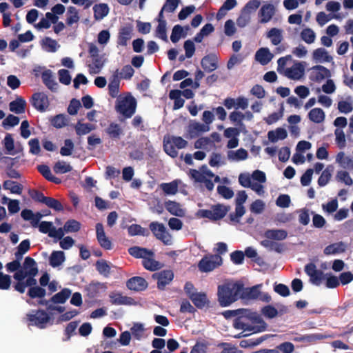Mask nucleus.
Wrapping results in <instances>:
<instances>
[{"instance_id":"16","label":"nucleus","mask_w":353,"mask_h":353,"mask_svg":"<svg viewBox=\"0 0 353 353\" xmlns=\"http://www.w3.org/2000/svg\"><path fill=\"white\" fill-rule=\"evenodd\" d=\"M276 12V8L272 3L263 4L259 12V16L261 18L260 22L265 23L270 21Z\"/></svg>"},{"instance_id":"20","label":"nucleus","mask_w":353,"mask_h":353,"mask_svg":"<svg viewBox=\"0 0 353 353\" xmlns=\"http://www.w3.org/2000/svg\"><path fill=\"white\" fill-rule=\"evenodd\" d=\"M201 65L206 72H211L218 67L217 57L215 54L205 55L201 61Z\"/></svg>"},{"instance_id":"30","label":"nucleus","mask_w":353,"mask_h":353,"mask_svg":"<svg viewBox=\"0 0 353 353\" xmlns=\"http://www.w3.org/2000/svg\"><path fill=\"white\" fill-rule=\"evenodd\" d=\"M109 7L106 3H101L93 6L94 17L95 20L100 21L109 13Z\"/></svg>"},{"instance_id":"12","label":"nucleus","mask_w":353,"mask_h":353,"mask_svg":"<svg viewBox=\"0 0 353 353\" xmlns=\"http://www.w3.org/2000/svg\"><path fill=\"white\" fill-rule=\"evenodd\" d=\"M311 70L309 78L314 82L320 83L331 76L330 71L327 68L321 65L312 67Z\"/></svg>"},{"instance_id":"5","label":"nucleus","mask_w":353,"mask_h":353,"mask_svg":"<svg viewBox=\"0 0 353 353\" xmlns=\"http://www.w3.org/2000/svg\"><path fill=\"white\" fill-rule=\"evenodd\" d=\"M26 319L29 322L28 325H34L40 329H43L50 322V316L46 311L39 309L27 314Z\"/></svg>"},{"instance_id":"42","label":"nucleus","mask_w":353,"mask_h":353,"mask_svg":"<svg viewBox=\"0 0 353 353\" xmlns=\"http://www.w3.org/2000/svg\"><path fill=\"white\" fill-rule=\"evenodd\" d=\"M96 270L98 272L105 277H108L110 274V265L107 261L101 259L97 261L95 263Z\"/></svg>"},{"instance_id":"24","label":"nucleus","mask_w":353,"mask_h":353,"mask_svg":"<svg viewBox=\"0 0 353 353\" xmlns=\"http://www.w3.org/2000/svg\"><path fill=\"white\" fill-rule=\"evenodd\" d=\"M43 83L51 91L57 92L58 89V83L54 81L52 72L50 70H46L41 74Z\"/></svg>"},{"instance_id":"33","label":"nucleus","mask_w":353,"mask_h":353,"mask_svg":"<svg viewBox=\"0 0 353 353\" xmlns=\"http://www.w3.org/2000/svg\"><path fill=\"white\" fill-rule=\"evenodd\" d=\"M165 206L166 210L172 215L176 216H183L185 214V211L181 208V205L172 201L165 202Z\"/></svg>"},{"instance_id":"60","label":"nucleus","mask_w":353,"mask_h":353,"mask_svg":"<svg viewBox=\"0 0 353 353\" xmlns=\"http://www.w3.org/2000/svg\"><path fill=\"white\" fill-rule=\"evenodd\" d=\"M261 313L268 319L275 318L279 314L277 309L271 305H268L262 307Z\"/></svg>"},{"instance_id":"31","label":"nucleus","mask_w":353,"mask_h":353,"mask_svg":"<svg viewBox=\"0 0 353 353\" xmlns=\"http://www.w3.org/2000/svg\"><path fill=\"white\" fill-rule=\"evenodd\" d=\"M312 58L316 62H330L332 57L328 54L325 48H319L314 50L312 52Z\"/></svg>"},{"instance_id":"58","label":"nucleus","mask_w":353,"mask_h":353,"mask_svg":"<svg viewBox=\"0 0 353 353\" xmlns=\"http://www.w3.org/2000/svg\"><path fill=\"white\" fill-rule=\"evenodd\" d=\"M44 204L57 212L63 210V206L59 200L52 197L48 196Z\"/></svg>"},{"instance_id":"38","label":"nucleus","mask_w":353,"mask_h":353,"mask_svg":"<svg viewBox=\"0 0 353 353\" xmlns=\"http://www.w3.org/2000/svg\"><path fill=\"white\" fill-rule=\"evenodd\" d=\"M345 250V245L343 242L341 241L338 243H334L326 246L323 250V252L325 255H331L343 252Z\"/></svg>"},{"instance_id":"55","label":"nucleus","mask_w":353,"mask_h":353,"mask_svg":"<svg viewBox=\"0 0 353 353\" xmlns=\"http://www.w3.org/2000/svg\"><path fill=\"white\" fill-rule=\"evenodd\" d=\"M301 37L305 43L310 44L314 41L316 35L312 29L307 28L301 31Z\"/></svg>"},{"instance_id":"15","label":"nucleus","mask_w":353,"mask_h":353,"mask_svg":"<svg viewBox=\"0 0 353 353\" xmlns=\"http://www.w3.org/2000/svg\"><path fill=\"white\" fill-rule=\"evenodd\" d=\"M127 288L135 292L143 291L148 288V282L141 276H133L126 282Z\"/></svg>"},{"instance_id":"10","label":"nucleus","mask_w":353,"mask_h":353,"mask_svg":"<svg viewBox=\"0 0 353 353\" xmlns=\"http://www.w3.org/2000/svg\"><path fill=\"white\" fill-rule=\"evenodd\" d=\"M31 103L35 109L41 112L46 111L50 105L48 97L44 92L33 94Z\"/></svg>"},{"instance_id":"50","label":"nucleus","mask_w":353,"mask_h":353,"mask_svg":"<svg viewBox=\"0 0 353 353\" xmlns=\"http://www.w3.org/2000/svg\"><path fill=\"white\" fill-rule=\"evenodd\" d=\"M336 161L343 168H350L353 160L349 157H346L343 152H340L337 154Z\"/></svg>"},{"instance_id":"41","label":"nucleus","mask_w":353,"mask_h":353,"mask_svg":"<svg viewBox=\"0 0 353 353\" xmlns=\"http://www.w3.org/2000/svg\"><path fill=\"white\" fill-rule=\"evenodd\" d=\"M272 239H265L261 241V245L268 249L269 250H274L278 253H281L283 250V245L274 241Z\"/></svg>"},{"instance_id":"14","label":"nucleus","mask_w":353,"mask_h":353,"mask_svg":"<svg viewBox=\"0 0 353 353\" xmlns=\"http://www.w3.org/2000/svg\"><path fill=\"white\" fill-rule=\"evenodd\" d=\"M36 270H32L29 272V276L26 278L23 283H15L13 285L14 290L18 292L23 294L25 292L27 287L32 288L37 286V281L34 279V276L37 274Z\"/></svg>"},{"instance_id":"43","label":"nucleus","mask_w":353,"mask_h":353,"mask_svg":"<svg viewBox=\"0 0 353 353\" xmlns=\"http://www.w3.org/2000/svg\"><path fill=\"white\" fill-rule=\"evenodd\" d=\"M74 129L77 135L82 136L94 130L95 127L91 123H82L81 121H78L74 126Z\"/></svg>"},{"instance_id":"62","label":"nucleus","mask_w":353,"mask_h":353,"mask_svg":"<svg viewBox=\"0 0 353 353\" xmlns=\"http://www.w3.org/2000/svg\"><path fill=\"white\" fill-rule=\"evenodd\" d=\"M260 1L259 0H250L243 8L242 12L245 14H250L252 12L256 10L260 6Z\"/></svg>"},{"instance_id":"7","label":"nucleus","mask_w":353,"mask_h":353,"mask_svg":"<svg viewBox=\"0 0 353 353\" xmlns=\"http://www.w3.org/2000/svg\"><path fill=\"white\" fill-rule=\"evenodd\" d=\"M223 259L218 254L205 255L199 262V270L202 272H209L221 266Z\"/></svg>"},{"instance_id":"51","label":"nucleus","mask_w":353,"mask_h":353,"mask_svg":"<svg viewBox=\"0 0 353 353\" xmlns=\"http://www.w3.org/2000/svg\"><path fill=\"white\" fill-rule=\"evenodd\" d=\"M128 234L131 236L136 235L146 236L148 234L145 228H142L138 224H132L128 228Z\"/></svg>"},{"instance_id":"57","label":"nucleus","mask_w":353,"mask_h":353,"mask_svg":"<svg viewBox=\"0 0 353 353\" xmlns=\"http://www.w3.org/2000/svg\"><path fill=\"white\" fill-rule=\"evenodd\" d=\"M53 169L54 172L57 174H65L70 172L72 170V168L70 164H68L64 161H58L54 165Z\"/></svg>"},{"instance_id":"59","label":"nucleus","mask_w":353,"mask_h":353,"mask_svg":"<svg viewBox=\"0 0 353 353\" xmlns=\"http://www.w3.org/2000/svg\"><path fill=\"white\" fill-rule=\"evenodd\" d=\"M68 12L69 16L67 17L66 23L68 26H72L74 23H77L79 21V17L74 7L70 6L68 8Z\"/></svg>"},{"instance_id":"2","label":"nucleus","mask_w":353,"mask_h":353,"mask_svg":"<svg viewBox=\"0 0 353 353\" xmlns=\"http://www.w3.org/2000/svg\"><path fill=\"white\" fill-rule=\"evenodd\" d=\"M242 290L243 283L240 282L219 285L217 296L220 305L227 307L235 302Z\"/></svg>"},{"instance_id":"9","label":"nucleus","mask_w":353,"mask_h":353,"mask_svg":"<svg viewBox=\"0 0 353 353\" xmlns=\"http://www.w3.org/2000/svg\"><path fill=\"white\" fill-rule=\"evenodd\" d=\"M305 272L310 276V281L312 283L319 285L321 281L325 279V274L320 270H317L316 266L313 263H307L305 266Z\"/></svg>"},{"instance_id":"64","label":"nucleus","mask_w":353,"mask_h":353,"mask_svg":"<svg viewBox=\"0 0 353 353\" xmlns=\"http://www.w3.org/2000/svg\"><path fill=\"white\" fill-rule=\"evenodd\" d=\"M92 59V63L89 65L90 72L94 74L99 73L103 65V63L99 57Z\"/></svg>"},{"instance_id":"39","label":"nucleus","mask_w":353,"mask_h":353,"mask_svg":"<svg viewBox=\"0 0 353 353\" xmlns=\"http://www.w3.org/2000/svg\"><path fill=\"white\" fill-rule=\"evenodd\" d=\"M71 294V290L68 288H64L61 292L57 293L50 298L52 303L54 304L64 303Z\"/></svg>"},{"instance_id":"26","label":"nucleus","mask_w":353,"mask_h":353,"mask_svg":"<svg viewBox=\"0 0 353 353\" xmlns=\"http://www.w3.org/2000/svg\"><path fill=\"white\" fill-rule=\"evenodd\" d=\"M273 58V54L267 48H261L259 49L255 54V59L261 65L268 64Z\"/></svg>"},{"instance_id":"1","label":"nucleus","mask_w":353,"mask_h":353,"mask_svg":"<svg viewBox=\"0 0 353 353\" xmlns=\"http://www.w3.org/2000/svg\"><path fill=\"white\" fill-rule=\"evenodd\" d=\"M233 325L236 330L252 331L254 333L263 332L267 328V323L261 316L250 310L247 314H239L236 317Z\"/></svg>"},{"instance_id":"27","label":"nucleus","mask_w":353,"mask_h":353,"mask_svg":"<svg viewBox=\"0 0 353 353\" xmlns=\"http://www.w3.org/2000/svg\"><path fill=\"white\" fill-rule=\"evenodd\" d=\"M132 28L125 26L119 30L117 43L121 46H126L128 41L131 39Z\"/></svg>"},{"instance_id":"40","label":"nucleus","mask_w":353,"mask_h":353,"mask_svg":"<svg viewBox=\"0 0 353 353\" xmlns=\"http://www.w3.org/2000/svg\"><path fill=\"white\" fill-rule=\"evenodd\" d=\"M3 188L8 190L11 193L21 194L23 190V186L17 181L6 180L3 183Z\"/></svg>"},{"instance_id":"21","label":"nucleus","mask_w":353,"mask_h":353,"mask_svg":"<svg viewBox=\"0 0 353 353\" xmlns=\"http://www.w3.org/2000/svg\"><path fill=\"white\" fill-rule=\"evenodd\" d=\"M142 265L145 269L149 271H157L163 267V264L154 259V252L152 250V254H148L144 260H142Z\"/></svg>"},{"instance_id":"4","label":"nucleus","mask_w":353,"mask_h":353,"mask_svg":"<svg viewBox=\"0 0 353 353\" xmlns=\"http://www.w3.org/2000/svg\"><path fill=\"white\" fill-rule=\"evenodd\" d=\"M188 145L186 140L183 139L181 137L171 136L163 140V149L165 152L172 158L178 157V151L176 149L181 150L185 148Z\"/></svg>"},{"instance_id":"46","label":"nucleus","mask_w":353,"mask_h":353,"mask_svg":"<svg viewBox=\"0 0 353 353\" xmlns=\"http://www.w3.org/2000/svg\"><path fill=\"white\" fill-rule=\"evenodd\" d=\"M248 154L246 150L239 148L236 151L230 150L228 153L229 159L234 161H242L248 158Z\"/></svg>"},{"instance_id":"63","label":"nucleus","mask_w":353,"mask_h":353,"mask_svg":"<svg viewBox=\"0 0 353 353\" xmlns=\"http://www.w3.org/2000/svg\"><path fill=\"white\" fill-rule=\"evenodd\" d=\"M336 178L337 181L343 182L345 185H351L353 183L352 179L350 177L349 173L346 171H338Z\"/></svg>"},{"instance_id":"56","label":"nucleus","mask_w":353,"mask_h":353,"mask_svg":"<svg viewBox=\"0 0 353 353\" xmlns=\"http://www.w3.org/2000/svg\"><path fill=\"white\" fill-rule=\"evenodd\" d=\"M67 119L63 114H57L50 119L52 125L57 128H61L67 125Z\"/></svg>"},{"instance_id":"47","label":"nucleus","mask_w":353,"mask_h":353,"mask_svg":"<svg viewBox=\"0 0 353 353\" xmlns=\"http://www.w3.org/2000/svg\"><path fill=\"white\" fill-rule=\"evenodd\" d=\"M46 294V289L39 285L29 288L27 293V295L31 299H42L45 297Z\"/></svg>"},{"instance_id":"23","label":"nucleus","mask_w":353,"mask_h":353,"mask_svg":"<svg viewBox=\"0 0 353 353\" xmlns=\"http://www.w3.org/2000/svg\"><path fill=\"white\" fill-rule=\"evenodd\" d=\"M110 301L112 304L121 305H131L134 303V300L132 297L123 296L120 293H113L110 295Z\"/></svg>"},{"instance_id":"3","label":"nucleus","mask_w":353,"mask_h":353,"mask_svg":"<svg viewBox=\"0 0 353 353\" xmlns=\"http://www.w3.org/2000/svg\"><path fill=\"white\" fill-rule=\"evenodd\" d=\"M137 108L136 99L128 94L124 97H119L117 99L115 109L117 112L125 118H130L135 113Z\"/></svg>"},{"instance_id":"48","label":"nucleus","mask_w":353,"mask_h":353,"mask_svg":"<svg viewBox=\"0 0 353 353\" xmlns=\"http://www.w3.org/2000/svg\"><path fill=\"white\" fill-rule=\"evenodd\" d=\"M41 45L43 48L46 49L48 52H55L57 50V48L59 47L57 41L50 37H45L41 41Z\"/></svg>"},{"instance_id":"28","label":"nucleus","mask_w":353,"mask_h":353,"mask_svg":"<svg viewBox=\"0 0 353 353\" xmlns=\"http://www.w3.org/2000/svg\"><path fill=\"white\" fill-rule=\"evenodd\" d=\"M26 102L21 97H18L17 99L11 101L9 104V109L11 112L16 114H22L26 111Z\"/></svg>"},{"instance_id":"13","label":"nucleus","mask_w":353,"mask_h":353,"mask_svg":"<svg viewBox=\"0 0 353 353\" xmlns=\"http://www.w3.org/2000/svg\"><path fill=\"white\" fill-rule=\"evenodd\" d=\"M96 236L100 246L107 250L112 248L111 241L106 236L104 232L103 225L101 223L96 224Z\"/></svg>"},{"instance_id":"45","label":"nucleus","mask_w":353,"mask_h":353,"mask_svg":"<svg viewBox=\"0 0 353 353\" xmlns=\"http://www.w3.org/2000/svg\"><path fill=\"white\" fill-rule=\"evenodd\" d=\"M190 299L198 308H203L208 303L207 296L205 293L192 294Z\"/></svg>"},{"instance_id":"61","label":"nucleus","mask_w":353,"mask_h":353,"mask_svg":"<svg viewBox=\"0 0 353 353\" xmlns=\"http://www.w3.org/2000/svg\"><path fill=\"white\" fill-rule=\"evenodd\" d=\"M23 268L28 272H31L32 270H36L37 273H38L37 264L34 259L30 256H27L25 258L24 262L23 263Z\"/></svg>"},{"instance_id":"49","label":"nucleus","mask_w":353,"mask_h":353,"mask_svg":"<svg viewBox=\"0 0 353 353\" xmlns=\"http://www.w3.org/2000/svg\"><path fill=\"white\" fill-rule=\"evenodd\" d=\"M186 34L183 32V28L180 25H175L172 31V34L170 36V40L172 43H177L181 37H185Z\"/></svg>"},{"instance_id":"53","label":"nucleus","mask_w":353,"mask_h":353,"mask_svg":"<svg viewBox=\"0 0 353 353\" xmlns=\"http://www.w3.org/2000/svg\"><path fill=\"white\" fill-rule=\"evenodd\" d=\"M81 229V223L74 219H70L67 221L64 225L63 230L65 232H77Z\"/></svg>"},{"instance_id":"52","label":"nucleus","mask_w":353,"mask_h":353,"mask_svg":"<svg viewBox=\"0 0 353 353\" xmlns=\"http://www.w3.org/2000/svg\"><path fill=\"white\" fill-rule=\"evenodd\" d=\"M160 187L164 193L168 195L175 194L178 191V184L176 181L161 183Z\"/></svg>"},{"instance_id":"8","label":"nucleus","mask_w":353,"mask_h":353,"mask_svg":"<svg viewBox=\"0 0 353 353\" xmlns=\"http://www.w3.org/2000/svg\"><path fill=\"white\" fill-rule=\"evenodd\" d=\"M149 228L155 237L161 241L165 245H170L172 243L171 235L168 232L163 223L152 222Z\"/></svg>"},{"instance_id":"17","label":"nucleus","mask_w":353,"mask_h":353,"mask_svg":"<svg viewBox=\"0 0 353 353\" xmlns=\"http://www.w3.org/2000/svg\"><path fill=\"white\" fill-rule=\"evenodd\" d=\"M261 285V284H259L251 288H244V285H243V290H241L240 298L247 300L258 299L261 295L260 288Z\"/></svg>"},{"instance_id":"29","label":"nucleus","mask_w":353,"mask_h":353,"mask_svg":"<svg viewBox=\"0 0 353 353\" xmlns=\"http://www.w3.org/2000/svg\"><path fill=\"white\" fill-rule=\"evenodd\" d=\"M128 253L136 259L144 260L148 254H152V250L139 246H133L128 249Z\"/></svg>"},{"instance_id":"36","label":"nucleus","mask_w":353,"mask_h":353,"mask_svg":"<svg viewBox=\"0 0 353 353\" xmlns=\"http://www.w3.org/2000/svg\"><path fill=\"white\" fill-rule=\"evenodd\" d=\"M307 117L311 121L315 123H321L325 120V115L321 108H315L309 112Z\"/></svg>"},{"instance_id":"54","label":"nucleus","mask_w":353,"mask_h":353,"mask_svg":"<svg viewBox=\"0 0 353 353\" xmlns=\"http://www.w3.org/2000/svg\"><path fill=\"white\" fill-rule=\"evenodd\" d=\"M166 21H161L159 23L157 29H156V37L160 38L164 41L168 42V36H167V30H166Z\"/></svg>"},{"instance_id":"44","label":"nucleus","mask_w":353,"mask_h":353,"mask_svg":"<svg viewBox=\"0 0 353 353\" xmlns=\"http://www.w3.org/2000/svg\"><path fill=\"white\" fill-rule=\"evenodd\" d=\"M333 167L328 165L321 173V176L318 179V185L320 187L326 185L332 176V172L333 171Z\"/></svg>"},{"instance_id":"6","label":"nucleus","mask_w":353,"mask_h":353,"mask_svg":"<svg viewBox=\"0 0 353 353\" xmlns=\"http://www.w3.org/2000/svg\"><path fill=\"white\" fill-rule=\"evenodd\" d=\"M229 210V206L218 203L212 205L211 210H200L199 214L201 217L207 218L211 221H218L223 219Z\"/></svg>"},{"instance_id":"18","label":"nucleus","mask_w":353,"mask_h":353,"mask_svg":"<svg viewBox=\"0 0 353 353\" xmlns=\"http://www.w3.org/2000/svg\"><path fill=\"white\" fill-rule=\"evenodd\" d=\"M210 130V126L201 123L199 122H192L188 125V133L189 136H186V138L193 139L199 136V133L208 132Z\"/></svg>"},{"instance_id":"35","label":"nucleus","mask_w":353,"mask_h":353,"mask_svg":"<svg viewBox=\"0 0 353 353\" xmlns=\"http://www.w3.org/2000/svg\"><path fill=\"white\" fill-rule=\"evenodd\" d=\"M282 32L281 29L272 28L267 32V37L270 39L272 45L278 46L283 39Z\"/></svg>"},{"instance_id":"11","label":"nucleus","mask_w":353,"mask_h":353,"mask_svg":"<svg viewBox=\"0 0 353 353\" xmlns=\"http://www.w3.org/2000/svg\"><path fill=\"white\" fill-rule=\"evenodd\" d=\"M152 278L157 280V288L159 290H164L174 278V273L170 270H164L152 274Z\"/></svg>"},{"instance_id":"25","label":"nucleus","mask_w":353,"mask_h":353,"mask_svg":"<svg viewBox=\"0 0 353 353\" xmlns=\"http://www.w3.org/2000/svg\"><path fill=\"white\" fill-rule=\"evenodd\" d=\"M264 236L268 239L283 241L288 236V232L283 229H270L264 232Z\"/></svg>"},{"instance_id":"19","label":"nucleus","mask_w":353,"mask_h":353,"mask_svg":"<svg viewBox=\"0 0 353 353\" xmlns=\"http://www.w3.org/2000/svg\"><path fill=\"white\" fill-rule=\"evenodd\" d=\"M305 65L303 62H298L285 71L286 76L291 79H299L304 74Z\"/></svg>"},{"instance_id":"22","label":"nucleus","mask_w":353,"mask_h":353,"mask_svg":"<svg viewBox=\"0 0 353 353\" xmlns=\"http://www.w3.org/2000/svg\"><path fill=\"white\" fill-rule=\"evenodd\" d=\"M118 72H119V70H117L114 72V73L111 77V78L110 79V83L108 84L109 94L112 98L117 97L119 92L120 80H119Z\"/></svg>"},{"instance_id":"32","label":"nucleus","mask_w":353,"mask_h":353,"mask_svg":"<svg viewBox=\"0 0 353 353\" xmlns=\"http://www.w3.org/2000/svg\"><path fill=\"white\" fill-rule=\"evenodd\" d=\"M288 137L285 129L278 128L275 130H270L268 132V138L272 143H276L278 140H283Z\"/></svg>"},{"instance_id":"34","label":"nucleus","mask_w":353,"mask_h":353,"mask_svg":"<svg viewBox=\"0 0 353 353\" xmlns=\"http://www.w3.org/2000/svg\"><path fill=\"white\" fill-rule=\"evenodd\" d=\"M65 259V254L63 251H53L49 258V264L52 268H56L61 265Z\"/></svg>"},{"instance_id":"37","label":"nucleus","mask_w":353,"mask_h":353,"mask_svg":"<svg viewBox=\"0 0 353 353\" xmlns=\"http://www.w3.org/2000/svg\"><path fill=\"white\" fill-rule=\"evenodd\" d=\"M105 132L110 138L112 139H119L123 134V130L119 124L112 122L105 129Z\"/></svg>"}]
</instances>
